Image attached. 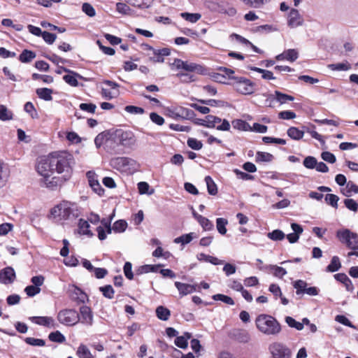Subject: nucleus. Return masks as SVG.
<instances>
[{"label": "nucleus", "mask_w": 358, "mask_h": 358, "mask_svg": "<svg viewBox=\"0 0 358 358\" xmlns=\"http://www.w3.org/2000/svg\"><path fill=\"white\" fill-rule=\"evenodd\" d=\"M62 70L64 72L69 73V74L65 75L63 77L64 81L70 85L71 86L76 87L78 85V82L77 80V77H80V75L77 73H75L66 68L62 67Z\"/></svg>", "instance_id": "nucleus-20"}, {"label": "nucleus", "mask_w": 358, "mask_h": 358, "mask_svg": "<svg viewBox=\"0 0 358 358\" xmlns=\"http://www.w3.org/2000/svg\"><path fill=\"white\" fill-rule=\"evenodd\" d=\"M157 317L162 320L167 321L171 316V311L163 306H159L156 308Z\"/></svg>", "instance_id": "nucleus-26"}, {"label": "nucleus", "mask_w": 358, "mask_h": 358, "mask_svg": "<svg viewBox=\"0 0 358 358\" xmlns=\"http://www.w3.org/2000/svg\"><path fill=\"white\" fill-rule=\"evenodd\" d=\"M307 282L302 280H298L294 282V287L296 289V294L297 295H300L303 294L305 289H306Z\"/></svg>", "instance_id": "nucleus-48"}, {"label": "nucleus", "mask_w": 358, "mask_h": 358, "mask_svg": "<svg viewBox=\"0 0 358 358\" xmlns=\"http://www.w3.org/2000/svg\"><path fill=\"white\" fill-rule=\"evenodd\" d=\"M206 127L216 128L220 131H229L231 127L228 120L211 115L206 117Z\"/></svg>", "instance_id": "nucleus-11"}, {"label": "nucleus", "mask_w": 358, "mask_h": 358, "mask_svg": "<svg viewBox=\"0 0 358 358\" xmlns=\"http://www.w3.org/2000/svg\"><path fill=\"white\" fill-rule=\"evenodd\" d=\"M262 141L265 143H277L280 145H285L286 141L282 138H273L270 136H264Z\"/></svg>", "instance_id": "nucleus-61"}, {"label": "nucleus", "mask_w": 358, "mask_h": 358, "mask_svg": "<svg viewBox=\"0 0 358 358\" xmlns=\"http://www.w3.org/2000/svg\"><path fill=\"white\" fill-rule=\"evenodd\" d=\"M80 320L83 324L91 326L93 324V314L91 308L87 306L80 308Z\"/></svg>", "instance_id": "nucleus-16"}, {"label": "nucleus", "mask_w": 358, "mask_h": 358, "mask_svg": "<svg viewBox=\"0 0 358 358\" xmlns=\"http://www.w3.org/2000/svg\"><path fill=\"white\" fill-rule=\"evenodd\" d=\"M268 238L273 241H282L285 238V234L280 229L273 230L267 234Z\"/></svg>", "instance_id": "nucleus-45"}, {"label": "nucleus", "mask_w": 358, "mask_h": 358, "mask_svg": "<svg viewBox=\"0 0 358 358\" xmlns=\"http://www.w3.org/2000/svg\"><path fill=\"white\" fill-rule=\"evenodd\" d=\"M138 189L140 194H148L152 195L154 194L155 190L152 189L150 190V185L146 182H140L138 183Z\"/></svg>", "instance_id": "nucleus-38"}, {"label": "nucleus", "mask_w": 358, "mask_h": 358, "mask_svg": "<svg viewBox=\"0 0 358 358\" xmlns=\"http://www.w3.org/2000/svg\"><path fill=\"white\" fill-rule=\"evenodd\" d=\"M114 138L120 145L126 148H131L136 144V138L131 131L117 129L114 132Z\"/></svg>", "instance_id": "nucleus-8"}, {"label": "nucleus", "mask_w": 358, "mask_h": 358, "mask_svg": "<svg viewBox=\"0 0 358 358\" xmlns=\"http://www.w3.org/2000/svg\"><path fill=\"white\" fill-rule=\"evenodd\" d=\"M193 215L205 231H209L213 229V224L208 218L195 212H193Z\"/></svg>", "instance_id": "nucleus-24"}, {"label": "nucleus", "mask_w": 358, "mask_h": 358, "mask_svg": "<svg viewBox=\"0 0 358 358\" xmlns=\"http://www.w3.org/2000/svg\"><path fill=\"white\" fill-rule=\"evenodd\" d=\"M345 207L355 213L358 211V203L352 199H345L343 201Z\"/></svg>", "instance_id": "nucleus-55"}, {"label": "nucleus", "mask_w": 358, "mask_h": 358, "mask_svg": "<svg viewBox=\"0 0 358 358\" xmlns=\"http://www.w3.org/2000/svg\"><path fill=\"white\" fill-rule=\"evenodd\" d=\"M181 17H182L184 20L192 22L195 23L198 20H199L201 17V15L200 13H180Z\"/></svg>", "instance_id": "nucleus-35"}, {"label": "nucleus", "mask_w": 358, "mask_h": 358, "mask_svg": "<svg viewBox=\"0 0 358 358\" xmlns=\"http://www.w3.org/2000/svg\"><path fill=\"white\" fill-rule=\"evenodd\" d=\"M286 323L289 327L295 328L296 329L301 331L303 329V325L299 322L296 321L293 317L287 316L285 319Z\"/></svg>", "instance_id": "nucleus-47"}, {"label": "nucleus", "mask_w": 358, "mask_h": 358, "mask_svg": "<svg viewBox=\"0 0 358 358\" xmlns=\"http://www.w3.org/2000/svg\"><path fill=\"white\" fill-rule=\"evenodd\" d=\"M268 350L273 358H291V350L282 343L275 342L271 343Z\"/></svg>", "instance_id": "nucleus-10"}, {"label": "nucleus", "mask_w": 358, "mask_h": 358, "mask_svg": "<svg viewBox=\"0 0 358 358\" xmlns=\"http://www.w3.org/2000/svg\"><path fill=\"white\" fill-rule=\"evenodd\" d=\"M171 65L178 70L182 69L187 71L186 73L179 72L176 74V77L182 83H188L196 80V78L193 74H191V73H196L199 75L207 73V70L203 66L188 61H182L180 59H175Z\"/></svg>", "instance_id": "nucleus-3"}, {"label": "nucleus", "mask_w": 358, "mask_h": 358, "mask_svg": "<svg viewBox=\"0 0 358 358\" xmlns=\"http://www.w3.org/2000/svg\"><path fill=\"white\" fill-rule=\"evenodd\" d=\"M334 278L336 280L343 283L348 292H352L354 290V285L346 274L337 273L334 275Z\"/></svg>", "instance_id": "nucleus-22"}, {"label": "nucleus", "mask_w": 358, "mask_h": 358, "mask_svg": "<svg viewBox=\"0 0 358 358\" xmlns=\"http://www.w3.org/2000/svg\"><path fill=\"white\" fill-rule=\"evenodd\" d=\"M194 233H189L187 234L182 235L174 239V243H181L182 245H185L190 243L194 236Z\"/></svg>", "instance_id": "nucleus-44"}, {"label": "nucleus", "mask_w": 358, "mask_h": 358, "mask_svg": "<svg viewBox=\"0 0 358 358\" xmlns=\"http://www.w3.org/2000/svg\"><path fill=\"white\" fill-rule=\"evenodd\" d=\"M317 161L315 157L308 156L304 159L303 164L307 169H315V166H317Z\"/></svg>", "instance_id": "nucleus-50"}, {"label": "nucleus", "mask_w": 358, "mask_h": 358, "mask_svg": "<svg viewBox=\"0 0 358 358\" xmlns=\"http://www.w3.org/2000/svg\"><path fill=\"white\" fill-rule=\"evenodd\" d=\"M36 57V55L34 52L28 50H24L19 56V60L22 63H28L34 59Z\"/></svg>", "instance_id": "nucleus-28"}, {"label": "nucleus", "mask_w": 358, "mask_h": 358, "mask_svg": "<svg viewBox=\"0 0 358 358\" xmlns=\"http://www.w3.org/2000/svg\"><path fill=\"white\" fill-rule=\"evenodd\" d=\"M187 144L189 148L195 150H199L203 147L201 141L193 138H189L187 141Z\"/></svg>", "instance_id": "nucleus-57"}, {"label": "nucleus", "mask_w": 358, "mask_h": 358, "mask_svg": "<svg viewBox=\"0 0 358 358\" xmlns=\"http://www.w3.org/2000/svg\"><path fill=\"white\" fill-rule=\"evenodd\" d=\"M232 126L234 129L241 131H248L251 129L250 124L242 120H235L232 121Z\"/></svg>", "instance_id": "nucleus-36"}, {"label": "nucleus", "mask_w": 358, "mask_h": 358, "mask_svg": "<svg viewBox=\"0 0 358 358\" xmlns=\"http://www.w3.org/2000/svg\"><path fill=\"white\" fill-rule=\"evenodd\" d=\"M15 277V272L10 266L6 267L0 271V283L10 284L13 282Z\"/></svg>", "instance_id": "nucleus-15"}, {"label": "nucleus", "mask_w": 358, "mask_h": 358, "mask_svg": "<svg viewBox=\"0 0 358 358\" xmlns=\"http://www.w3.org/2000/svg\"><path fill=\"white\" fill-rule=\"evenodd\" d=\"M73 298L78 302L84 303L87 299V295L81 289L76 287L73 292Z\"/></svg>", "instance_id": "nucleus-53"}, {"label": "nucleus", "mask_w": 358, "mask_h": 358, "mask_svg": "<svg viewBox=\"0 0 358 358\" xmlns=\"http://www.w3.org/2000/svg\"><path fill=\"white\" fill-rule=\"evenodd\" d=\"M275 97L273 96V94H270L268 96L267 101H272L274 99H276L280 104L285 103L287 101H294V97L286 94H283L279 91L275 92Z\"/></svg>", "instance_id": "nucleus-19"}, {"label": "nucleus", "mask_w": 358, "mask_h": 358, "mask_svg": "<svg viewBox=\"0 0 358 358\" xmlns=\"http://www.w3.org/2000/svg\"><path fill=\"white\" fill-rule=\"evenodd\" d=\"M48 338L51 341L58 343H62L66 341L65 336L59 331L50 333Z\"/></svg>", "instance_id": "nucleus-42"}, {"label": "nucleus", "mask_w": 358, "mask_h": 358, "mask_svg": "<svg viewBox=\"0 0 358 358\" xmlns=\"http://www.w3.org/2000/svg\"><path fill=\"white\" fill-rule=\"evenodd\" d=\"M287 134L292 139L296 141L301 139L304 135V132L303 131H301L294 127H289L287 131Z\"/></svg>", "instance_id": "nucleus-29"}, {"label": "nucleus", "mask_w": 358, "mask_h": 358, "mask_svg": "<svg viewBox=\"0 0 358 358\" xmlns=\"http://www.w3.org/2000/svg\"><path fill=\"white\" fill-rule=\"evenodd\" d=\"M9 176L10 171L8 165L0 162V188L6 185Z\"/></svg>", "instance_id": "nucleus-21"}, {"label": "nucleus", "mask_w": 358, "mask_h": 358, "mask_svg": "<svg viewBox=\"0 0 358 358\" xmlns=\"http://www.w3.org/2000/svg\"><path fill=\"white\" fill-rule=\"evenodd\" d=\"M255 324L257 329L266 336H277L282 330L279 322L274 317L266 314L258 315Z\"/></svg>", "instance_id": "nucleus-5"}, {"label": "nucleus", "mask_w": 358, "mask_h": 358, "mask_svg": "<svg viewBox=\"0 0 358 358\" xmlns=\"http://www.w3.org/2000/svg\"><path fill=\"white\" fill-rule=\"evenodd\" d=\"M328 67L332 71H348L351 69V65L345 62L344 63L331 64Z\"/></svg>", "instance_id": "nucleus-40"}, {"label": "nucleus", "mask_w": 358, "mask_h": 358, "mask_svg": "<svg viewBox=\"0 0 358 358\" xmlns=\"http://www.w3.org/2000/svg\"><path fill=\"white\" fill-rule=\"evenodd\" d=\"M24 341L27 344L33 346H44L45 344L44 340L32 337H27Z\"/></svg>", "instance_id": "nucleus-59"}, {"label": "nucleus", "mask_w": 358, "mask_h": 358, "mask_svg": "<svg viewBox=\"0 0 358 358\" xmlns=\"http://www.w3.org/2000/svg\"><path fill=\"white\" fill-rule=\"evenodd\" d=\"M24 292L29 296H34L41 292V288L35 287L34 285H29L24 289Z\"/></svg>", "instance_id": "nucleus-63"}, {"label": "nucleus", "mask_w": 358, "mask_h": 358, "mask_svg": "<svg viewBox=\"0 0 358 358\" xmlns=\"http://www.w3.org/2000/svg\"><path fill=\"white\" fill-rule=\"evenodd\" d=\"M129 1L132 6L144 9L150 7L154 0H129Z\"/></svg>", "instance_id": "nucleus-34"}, {"label": "nucleus", "mask_w": 358, "mask_h": 358, "mask_svg": "<svg viewBox=\"0 0 358 358\" xmlns=\"http://www.w3.org/2000/svg\"><path fill=\"white\" fill-rule=\"evenodd\" d=\"M339 200V197L333 194H328L325 196L326 202L331 206L334 208H338V201Z\"/></svg>", "instance_id": "nucleus-54"}, {"label": "nucleus", "mask_w": 358, "mask_h": 358, "mask_svg": "<svg viewBox=\"0 0 358 358\" xmlns=\"http://www.w3.org/2000/svg\"><path fill=\"white\" fill-rule=\"evenodd\" d=\"M228 224V221L222 217H219L216 220V227L218 232L224 235L227 233L226 225Z\"/></svg>", "instance_id": "nucleus-43"}, {"label": "nucleus", "mask_w": 358, "mask_h": 358, "mask_svg": "<svg viewBox=\"0 0 358 358\" xmlns=\"http://www.w3.org/2000/svg\"><path fill=\"white\" fill-rule=\"evenodd\" d=\"M321 157L324 161L331 164L335 163L336 160L335 155L328 151L322 152Z\"/></svg>", "instance_id": "nucleus-62"}, {"label": "nucleus", "mask_w": 358, "mask_h": 358, "mask_svg": "<svg viewBox=\"0 0 358 358\" xmlns=\"http://www.w3.org/2000/svg\"><path fill=\"white\" fill-rule=\"evenodd\" d=\"M76 355L79 358H95L88 348L84 344L79 345L76 351Z\"/></svg>", "instance_id": "nucleus-27"}, {"label": "nucleus", "mask_w": 358, "mask_h": 358, "mask_svg": "<svg viewBox=\"0 0 358 358\" xmlns=\"http://www.w3.org/2000/svg\"><path fill=\"white\" fill-rule=\"evenodd\" d=\"M303 23V19L299 10L294 8L291 9L288 15V26L291 28H296L299 26H301Z\"/></svg>", "instance_id": "nucleus-14"}, {"label": "nucleus", "mask_w": 358, "mask_h": 358, "mask_svg": "<svg viewBox=\"0 0 358 358\" xmlns=\"http://www.w3.org/2000/svg\"><path fill=\"white\" fill-rule=\"evenodd\" d=\"M341 264L339 258L337 256H334L331 259V263L327 266L326 271L328 272H335L340 269Z\"/></svg>", "instance_id": "nucleus-33"}, {"label": "nucleus", "mask_w": 358, "mask_h": 358, "mask_svg": "<svg viewBox=\"0 0 358 358\" xmlns=\"http://www.w3.org/2000/svg\"><path fill=\"white\" fill-rule=\"evenodd\" d=\"M13 112L8 109L4 105H0V120L1 121H8L13 120Z\"/></svg>", "instance_id": "nucleus-31"}, {"label": "nucleus", "mask_w": 358, "mask_h": 358, "mask_svg": "<svg viewBox=\"0 0 358 358\" xmlns=\"http://www.w3.org/2000/svg\"><path fill=\"white\" fill-rule=\"evenodd\" d=\"M36 170L38 174L41 176V182L43 183L44 187L54 189L62 184V180L56 176H52L55 169L51 154L39 158L36 166Z\"/></svg>", "instance_id": "nucleus-1"}, {"label": "nucleus", "mask_w": 358, "mask_h": 358, "mask_svg": "<svg viewBox=\"0 0 358 358\" xmlns=\"http://www.w3.org/2000/svg\"><path fill=\"white\" fill-rule=\"evenodd\" d=\"M86 176L88 180L89 185L92 190L99 196L103 195L104 193V189L102 188L99 183L97 175L94 171H90L87 172Z\"/></svg>", "instance_id": "nucleus-13"}, {"label": "nucleus", "mask_w": 358, "mask_h": 358, "mask_svg": "<svg viewBox=\"0 0 358 358\" xmlns=\"http://www.w3.org/2000/svg\"><path fill=\"white\" fill-rule=\"evenodd\" d=\"M36 94L38 96V97L41 99H43L45 101H51L52 99V90L43 87V88H38L36 91Z\"/></svg>", "instance_id": "nucleus-25"}, {"label": "nucleus", "mask_w": 358, "mask_h": 358, "mask_svg": "<svg viewBox=\"0 0 358 358\" xmlns=\"http://www.w3.org/2000/svg\"><path fill=\"white\" fill-rule=\"evenodd\" d=\"M175 286L178 289L180 294L183 296L196 291V285L175 282Z\"/></svg>", "instance_id": "nucleus-18"}, {"label": "nucleus", "mask_w": 358, "mask_h": 358, "mask_svg": "<svg viewBox=\"0 0 358 358\" xmlns=\"http://www.w3.org/2000/svg\"><path fill=\"white\" fill-rule=\"evenodd\" d=\"M205 182L207 185L208 192L210 195H216L217 193V187L212 178L209 176L205 177Z\"/></svg>", "instance_id": "nucleus-32"}, {"label": "nucleus", "mask_w": 358, "mask_h": 358, "mask_svg": "<svg viewBox=\"0 0 358 358\" xmlns=\"http://www.w3.org/2000/svg\"><path fill=\"white\" fill-rule=\"evenodd\" d=\"M32 321L47 327H55V320L51 317H33Z\"/></svg>", "instance_id": "nucleus-23"}, {"label": "nucleus", "mask_w": 358, "mask_h": 358, "mask_svg": "<svg viewBox=\"0 0 358 358\" xmlns=\"http://www.w3.org/2000/svg\"><path fill=\"white\" fill-rule=\"evenodd\" d=\"M78 227L80 234L88 235L90 236H93V234L89 230L90 224L87 221L80 219L79 220Z\"/></svg>", "instance_id": "nucleus-41"}, {"label": "nucleus", "mask_w": 358, "mask_h": 358, "mask_svg": "<svg viewBox=\"0 0 358 358\" xmlns=\"http://www.w3.org/2000/svg\"><path fill=\"white\" fill-rule=\"evenodd\" d=\"M270 268L273 271V275L278 278H282L287 274V271L280 266L276 265H271Z\"/></svg>", "instance_id": "nucleus-58"}, {"label": "nucleus", "mask_w": 358, "mask_h": 358, "mask_svg": "<svg viewBox=\"0 0 358 358\" xmlns=\"http://www.w3.org/2000/svg\"><path fill=\"white\" fill-rule=\"evenodd\" d=\"M273 156L265 152H257L256 154L257 162H270L273 160Z\"/></svg>", "instance_id": "nucleus-37"}, {"label": "nucleus", "mask_w": 358, "mask_h": 358, "mask_svg": "<svg viewBox=\"0 0 358 358\" xmlns=\"http://www.w3.org/2000/svg\"><path fill=\"white\" fill-rule=\"evenodd\" d=\"M236 92L241 94H252L255 90V83L244 77L233 78L231 83Z\"/></svg>", "instance_id": "nucleus-6"}, {"label": "nucleus", "mask_w": 358, "mask_h": 358, "mask_svg": "<svg viewBox=\"0 0 358 358\" xmlns=\"http://www.w3.org/2000/svg\"><path fill=\"white\" fill-rule=\"evenodd\" d=\"M352 192L357 194L358 186L353 182L349 181L346 185L345 189L343 191V194L346 196H350Z\"/></svg>", "instance_id": "nucleus-46"}, {"label": "nucleus", "mask_w": 358, "mask_h": 358, "mask_svg": "<svg viewBox=\"0 0 358 358\" xmlns=\"http://www.w3.org/2000/svg\"><path fill=\"white\" fill-rule=\"evenodd\" d=\"M336 236L342 243L345 244L351 250H358V234L357 233L345 229L338 230Z\"/></svg>", "instance_id": "nucleus-7"}, {"label": "nucleus", "mask_w": 358, "mask_h": 358, "mask_svg": "<svg viewBox=\"0 0 358 358\" xmlns=\"http://www.w3.org/2000/svg\"><path fill=\"white\" fill-rule=\"evenodd\" d=\"M285 52L286 60L291 62H294L299 57V52L296 49H288Z\"/></svg>", "instance_id": "nucleus-56"}, {"label": "nucleus", "mask_w": 358, "mask_h": 358, "mask_svg": "<svg viewBox=\"0 0 358 358\" xmlns=\"http://www.w3.org/2000/svg\"><path fill=\"white\" fill-rule=\"evenodd\" d=\"M127 227V222L123 220H119L113 224V227L111 229L112 231H114L116 233H122L126 230Z\"/></svg>", "instance_id": "nucleus-39"}, {"label": "nucleus", "mask_w": 358, "mask_h": 358, "mask_svg": "<svg viewBox=\"0 0 358 358\" xmlns=\"http://www.w3.org/2000/svg\"><path fill=\"white\" fill-rule=\"evenodd\" d=\"M55 172L61 175L58 177L62 180V184L69 180L73 173L75 160L71 154L68 152H56L51 153Z\"/></svg>", "instance_id": "nucleus-2"}, {"label": "nucleus", "mask_w": 358, "mask_h": 358, "mask_svg": "<svg viewBox=\"0 0 358 358\" xmlns=\"http://www.w3.org/2000/svg\"><path fill=\"white\" fill-rule=\"evenodd\" d=\"M119 94V90L113 91L110 89L102 87L101 88V95L103 98L106 99H112L116 97Z\"/></svg>", "instance_id": "nucleus-49"}, {"label": "nucleus", "mask_w": 358, "mask_h": 358, "mask_svg": "<svg viewBox=\"0 0 358 358\" xmlns=\"http://www.w3.org/2000/svg\"><path fill=\"white\" fill-rule=\"evenodd\" d=\"M59 322L66 326H73L80 321L79 314L73 309H64L57 315Z\"/></svg>", "instance_id": "nucleus-9"}, {"label": "nucleus", "mask_w": 358, "mask_h": 358, "mask_svg": "<svg viewBox=\"0 0 358 358\" xmlns=\"http://www.w3.org/2000/svg\"><path fill=\"white\" fill-rule=\"evenodd\" d=\"M80 213L78 206L67 201H63L50 210V215L59 221H74Z\"/></svg>", "instance_id": "nucleus-4"}, {"label": "nucleus", "mask_w": 358, "mask_h": 358, "mask_svg": "<svg viewBox=\"0 0 358 358\" xmlns=\"http://www.w3.org/2000/svg\"><path fill=\"white\" fill-rule=\"evenodd\" d=\"M134 161L128 157H118L111 159V166L120 171H126Z\"/></svg>", "instance_id": "nucleus-12"}, {"label": "nucleus", "mask_w": 358, "mask_h": 358, "mask_svg": "<svg viewBox=\"0 0 358 358\" xmlns=\"http://www.w3.org/2000/svg\"><path fill=\"white\" fill-rule=\"evenodd\" d=\"M213 299L215 301H222L227 304H229V305L234 304V301L232 298H231L230 296H228L227 295L222 294H217L213 295Z\"/></svg>", "instance_id": "nucleus-52"}, {"label": "nucleus", "mask_w": 358, "mask_h": 358, "mask_svg": "<svg viewBox=\"0 0 358 358\" xmlns=\"http://www.w3.org/2000/svg\"><path fill=\"white\" fill-rule=\"evenodd\" d=\"M120 145L117 141L114 138V133L110 134L105 141V147L108 150L113 151L115 150Z\"/></svg>", "instance_id": "nucleus-30"}, {"label": "nucleus", "mask_w": 358, "mask_h": 358, "mask_svg": "<svg viewBox=\"0 0 358 358\" xmlns=\"http://www.w3.org/2000/svg\"><path fill=\"white\" fill-rule=\"evenodd\" d=\"M83 11L89 17H94L96 15V11L93 6L89 3H84L82 6Z\"/></svg>", "instance_id": "nucleus-60"}, {"label": "nucleus", "mask_w": 358, "mask_h": 358, "mask_svg": "<svg viewBox=\"0 0 358 358\" xmlns=\"http://www.w3.org/2000/svg\"><path fill=\"white\" fill-rule=\"evenodd\" d=\"M291 228L293 230V233L287 235V238L290 243H296L299 238V236L303 232V228L301 225L296 223H292Z\"/></svg>", "instance_id": "nucleus-17"}, {"label": "nucleus", "mask_w": 358, "mask_h": 358, "mask_svg": "<svg viewBox=\"0 0 358 358\" xmlns=\"http://www.w3.org/2000/svg\"><path fill=\"white\" fill-rule=\"evenodd\" d=\"M100 292H102L103 295L108 299H113L114 296V289L111 285H106L99 287Z\"/></svg>", "instance_id": "nucleus-51"}, {"label": "nucleus", "mask_w": 358, "mask_h": 358, "mask_svg": "<svg viewBox=\"0 0 358 358\" xmlns=\"http://www.w3.org/2000/svg\"><path fill=\"white\" fill-rule=\"evenodd\" d=\"M42 37L43 40L48 44H52L57 38L56 34L48 31H43L42 34Z\"/></svg>", "instance_id": "nucleus-64"}]
</instances>
